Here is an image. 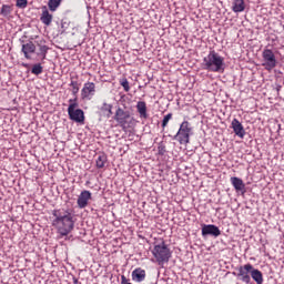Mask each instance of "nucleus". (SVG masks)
I'll use <instances>...</instances> for the list:
<instances>
[{
	"instance_id": "obj_1",
	"label": "nucleus",
	"mask_w": 284,
	"mask_h": 284,
	"mask_svg": "<svg viewBox=\"0 0 284 284\" xmlns=\"http://www.w3.org/2000/svg\"><path fill=\"white\" fill-rule=\"evenodd\" d=\"M52 226L57 230L60 236H68L74 230V210L72 209H55L52 211Z\"/></svg>"
},
{
	"instance_id": "obj_2",
	"label": "nucleus",
	"mask_w": 284,
	"mask_h": 284,
	"mask_svg": "<svg viewBox=\"0 0 284 284\" xmlns=\"http://www.w3.org/2000/svg\"><path fill=\"white\" fill-rule=\"evenodd\" d=\"M202 68L207 72H217L219 74H223V72H225V58L212 50L203 58Z\"/></svg>"
},
{
	"instance_id": "obj_3",
	"label": "nucleus",
	"mask_w": 284,
	"mask_h": 284,
	"mask_svg": "<svg viewBox=\"0 0 284 284\" xmlns=\"http://www.w3.org/2000/svg\"><path fill=\"white\" fill-rule=\"evenodd\" d=\"M114 121L119 123L122 130H130V128H134L136 125V120L132 116L130 111H125L121 106L115 111Z\"/></svg>"
},
{
	"instance_id": "obj_4",
	"label": "nucleus",
	"mask_w": 284,
	"mask_h": 284,
	"mask_svg": "<svg viewBox=\"0 0 284 284\" xmlns=\"http://www.w3.org/2000/svg\"><path fill=\"white\" fill-rule=\"evenodd\" d=\"M194 134V129L192 128V124L184 120L180 124V129L176 132V134L173 136L174 141H179L180 145H187L190 143V136Z\"/></svg>"
},
{
	"instance_id": "obj_5",
	"label": "nucleus",
	"mask_w": 284,
	"mask_h": 284,
	"mask_svg": "<svg viewBox=\"0 0 284 284\" xmlns=\"http://www.w3.org/2000/svg\"><path fill=\"white\" fill-rule=\"evenodd\" d=\"M152 254L159 265H163V263H169L170 258H172V252L168 247V244H165V241H162L160 244L154 245Z\"/></svg>"
},
{
	"instance_id": "obj_6",
	"label": "nucleus",
	"mask_w": 284,
	"mask_h": 284,
	"mask_svg": "<svg viewBox=\"0 0 284 284\" xmlns=\"http://www.w3.org/2000/svg\"><path fill=\"white\" fill-rule=\"evenodd\" d=\"M262 58H263V68L265 70H274L276 65L278 64V61H276V55L274 54V51L272 49H264L262 52Z\"/></svg>"
},
{
	"instance_id": "obj_7",
	"label": "nucleus",
	"mask_w": 284,
	"mask_h": 284,
	"mask_svg": "<svg viewBox=\"0 0 284 284\" xmlns=\"http://www.w3.org/2000/svg\"><path fill=\"white\" fill-rule=\"evenodd\" d=\"M252 268L253 265L252 264H245L243 266L239 267V273H237V278H240L242 281V283H246L250 284L252 283Z\"/></svg>"
},
{
	"instance_id": "obj_8",
	"label": "nucleus",
	"mask_w": 284,
	"mask_h": 284,
	"mask_svg": "<svg viewBox=\"0 0 284 284\" xmlns=\"http://www.w3.org/2000/svg\"><path fill=\"white\" fill-rule=\"evenodd\" d=\"M97 94V84L94 82H85L82 90H81V97L82 99H92Z\"/></svg>"
},
{
	"instance_id": "obj_9",
	"label": "nucleus",
	"mask_w": 284,
	"mask_h": 284,
	"mask_svg": "<svg viewBox=\"0 0 284 284\" xmlns=\"http://www.w3.org/2000/svg\"><path fill=\"white\" fill-rule=\"evenodd\" d=\"M221 234V229L214 224H204L202 226V236H213L214 239H219Z\"/></svg>"
},
{
	"instance_id": "obj_10",
	"label": "nucleus",
	"mask_w": 284,
	"mask_h": 284,
	"mask_svg": "<svg viewBox=\"0 0 284 284\" xmlns=\"http://www.w3.org/2000/svg\"><path fill=\"white\" fill-rule=\"evenodd\" d=\"M231 128L236 136H239L240 139L245 138V128H243V124L241 123V121H239V119L235 118L232 120Z\"/></svg>"
},
{
	"instance_id": "obj_11",
	"label": "nucleus",
	"mask_w": 284,
	"mask_h": 284,
	"mask_svg": "<svg viewBox=\"0 0 284 284\" xmlns=\"http://www.w3.org/2000/svg\"><path fill=\"white\" fill-rule=\"evenodd\" d=\"M92 200V192L84 190L80 193V195L78 196V206L83 209V207H88V203L89 201Z\"/></svg>"
},
{
	"instance_id": "obj_12",
	"label": "nucleus",
	"mask_w": 284,
	"mask_h": 284,
	"mask_svg": "<svg viewBox=\"0 0 284 284\" xmlns=\"http://www.w3.org/2000/svg\"><path fill=\"white\" fill-rule=\"evenodd\" d=\"M68 114L71 121H74L75 123H85V113H83V110L77 109Z\"/></svg>"
},
{
	"instance_id": "obj_13",
	"label": "nucleus",
	"mask_w": 284,
	"mask_h": 284,
	"mask_svg": "<svg viewBox=\"0 0 284 284\" xmlns=\"http://www.w3.org/2000/svg\"><path fill=\"white\" fill-rule=\"evenodd\" d=\"M52 19L53 16L52 13H50V11H48V7H42V13L40 17V21L44 24V26H50V23H52Z\"/></svg>"
},
{
	"instance_id": "obj_14",
	"label": "nucleus",
	"mask_w": 284,
	"mask_h": 284,
	"mask_svg": "<svg viewBox=\"0 0 284 284\" xmlns=\"http://www.w3.org/2000/svg\"><path fill=\"white\" fill-rule=\"evenodd\" d=\"M140 119H148V104L145 101H139L135 105Z\"/></svg>"
},
{
	"instance_id": "obj_15",
	"label": "nucleus",
	"mask_w": 284,
	"mask_h": 284,
	"mask_svg": "<svg viewBox=\"0 0 284 284\" xmlns=\"http://www.w3.org/2000/svg\"><path fill=\"white\" fill-rule=\"evenodd\" d=\"M132 278L136 283H143L145 281V270L138 267L132 272Z\"/></svg>"
},
{
	"instance_id": "obj_16",
	"label": "nucleus",
	"mask_w": 284,
	"mask_h": 284,
	"mask_svg": "<svg viewBox=\"0 0 284 284\" xmlns=\"http://www.w3.org/2000/svg\"><path fill=\"white\" fill-rule=\"evenodd\" d=\"M231 183L236 192H245V183L241 180V178H231Z\"/></svg>"
},
{
	"instance_id": "obj_17",
	"label": "nucleus",
	"mask_w": 284,
	"mask_h": 284,
	"mask_svg": "<svg viewBox=\"0 0 284 284\" xmlns=\"http://www.w3.org/2000/svg\"><path fill=\"white\" fill-rule=\"evenodd\" d=\"M36 50H37V47L32 42L22 44V52H23L26 59H30V54L34 53Z\"/></svg>"
},
{
	"instance_id": "obj_18",
	"label": "nucleus",
	"mask_w": 284,
	"mask_h": 284,
	"mask_svg": "<svg viewBox=\"0 0 284 284\" xmlns=\"http://www.w3.org/2000/svg\"><path fill=\"white\" fill-rule=\"evenodd\" d=\"M232 10L236 14H239V12H244L245 11V0H233Z\"/></svg>"
},
{
	"instance_id": "obj_19",
	"label": "nucleus",
	"mask_w": 284,
	"mask_h": 284,
	"mask_svg": "<svg viewBox=\"0 0 284 284\" xmlns=\"http://www.w3.org/2000/svg\"><path fill=\"white\" fill-rule=\"evenodd\" d=\"M251 277L255 283L263 284V273L258 268H254V266L251 271Z\"/></svg>"
},
{
	"instance_id": "obj_20",
	"label": "nucleus",
	"mask_w": 284,
	"mask_h": 284,
	"mask_svg": "<svg viewBox=\"0 0 284 284\" xmlns=\"http://www.w3.org/2000/svg\"><path fill=\"white\" fill-rule=\"evenodd\" d=\"M97 168L103 169L105 168V163H108V155L106 154H100L95 161Z\"/></svg>"
},
{
	"instance_id": "obj_21",
	"label": "nucleus",
	"mask_w": 284,
	"mask_h": 284,
	"mask_svg": "<svg viewBox=\"0 0 284 284\" xmlns=\"http://www.w3.org/2000/svg\"><path fill=\"white\" fill-rule=\"evenodd\" d=\"M10 14H12V7L9 4H3L0 10V16L1 17H10Z\"/></svg>"
},
{
	"instance_id": "obj_22",
	"label": "nucleus",
	"mask_w": 284,
	"mask_h": 284,
	"mask_svg": "<svg viewBox=\"0 0 284 284\" xmlns=\"http://www.w3.org/2000/svg\"><path fill=\"white\" fill-rule=\"evenodd\" d=\"M48 6L51 12H57V9L61 6V0H49Z\"/></svg>"
},
{
	"instance_id": "obj_23",
	"label": "nucleus",
	"mask_w": 284,
	"mask_h": 284,
	"mask_svg": "<svg viewBox=\"0 0 284 284\" xmlns=\"http://www.w3.org/2000/svg\"><path fill=\"white\" fill-rule=\"evenodd\" d=\"M100 110H101V112H106L108 119H110L112 116V104H108L106 102H103Z\"/></svg>"
},
{
	"instance_id": "obj_24",
	"label": "nucleus",
	"mask_w": 284,
	"mask_h": 284,
	"mask_svg": "<svg viewBox=\"0 0 284 284\" xmlns=\"http://www.w3.org/2000/svg\"><path fill=\"white\" fill-rule=\"evenodd\" d=\"M69 108H68V114L70 113V112H74V111H77V108H79V103H77V98H74V99H70L69 100Z\"/></svg>"
},
{
	"instance_id": "obj_25",
	"label": "nucleus",
	"mask_w": 284,
	"mask_h": 284,
	"mask_svg": "<svg viewBox=\"0 0 284 284\" xmlns=\"http://www.w3.org/2000/svg\"><path fill=\"white\" fill-rule=\"evenodd\" d=\"M31 72L32 74H36L37 77H39V74L43 73V67L41 65V63L33 64Z\"/></svg>"
},
{
	"instance_id": "obj_26",
	"label": "nucleus",
	"mask_w": 284,
	"mask_h": 284,
	"mask_svg": "<svg viewBox=\"0 0 284 284\" xmlns=\"http://www.w3.org/2000/svg\"><path fill=\"white\" fill-rule=\"evenodd\" d=\"M69 85H70V88H72V94H73V97H77V94H79V82L72 80Z\"/></svg>"
},
{
	"instance_id": "obj_27",
	"label": "nucleus",
	"mask_w": 284,
	"mask_h": 284,
	"mask_svg": "<svg viewBox=\"0 0 284 284\" xmlns=\"http://www.w3.org/2000/svg\"><path fill=\"white\" fill-rule=\"evenodd\" d=\"M40 52L38 53V57H42V59H45V55L48 54V51L50 48L48 45H40Z\"/></svg>"
},
{
	"instance_id": "obj_28",
	"label": "nucleus",
	"mask_w": 284,
	"mask_h": 284,
	"mask_svg": "<svg viewBox=\"0 0 284 284\" xmlns=\"http://www.w3.org/2000/svg\"><path fill=\"white\" fill-rule=\"evenodd\" d=\"M165 152H168V151L165 150V143L159 142V144H158V154H159L160 156H165Z\"/></svg>"
},
{
	"instance_id": "obj_29",
	"label": "nucleus",
	"mask_w": 284,
	"mask_h": 284,
	"mask_svg": "<svg viewBox=\"0 0 284 284\" xmlns=\"http://www.w3.org/2000/svg\"><path fill=\"white\" fill-rule=\"evenodd\" d=\"M16 6L20 8V10H26V8H28V0H17Z\"/></svg>"
},
{
	"instance_id": "obj_30",
	"label": "nucleus",
	"mask_w": 284,
	"mask_h": 284,
	"mask_svg": "<svg viewBox=\"0 0 284 284\" xmlns=\"http://www.w3.org/2000/svg\"><path fill=\"white\" fill-rule=\"evenodd\" d=\"M120 84L122 85L124 92H130V82L128 81V79H122L120 80Z\"/></svg>"
},
{
	"instance_id": "obj_31",
	"label": "nucleus",
	"mask_w": 284,
	"mask_h": 284,
	"mask_svg": "<svg viewBox=\"0 0 284 284\" xmlns=\"http://www.w3.org/2000/svg\"><path fill=\"white\" fill-rule=\"evenodd\" d=\"M170 121H172V113L164 115L162 120V128H168V123H170Z\"/></svg>"
},
{
	"instance_id": "obj_32",
	"label": "nucleus",
	"mask_w": 284,
	"mask_h": 284,
	"mask_svg": "<svg viewBox=\"0 0 284 284\" xmlns=\"http://www.w3.org/2000/svg\"><path fill=\"white\" fill-rule=\"evenodd\" d=\"M68 28H70V21L62 20L61 21V34H63V32H65V30H68Z\"/></svg>"
},
{
	"instance_id": "obj_33",
	"label": "nucleus",
	"mask_w": 284,
	"mask_h": 284,
	"mask_svg": "<svg viewBox=\"0 0 284 284\" xmlns=\"http://www.w3.org/2000/svg\"><path fill=\"white\" fill-rule=\"evenodd\" d=\"M73 283H74V284H79V278L73 277Z\"/></svg>"
}]
</instances>
